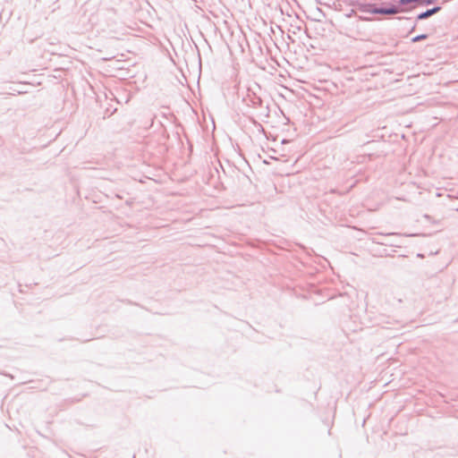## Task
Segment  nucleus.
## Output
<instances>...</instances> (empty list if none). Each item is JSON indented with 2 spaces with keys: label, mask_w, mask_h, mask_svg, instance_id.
Segmentation results:
<instances>
[{
  "label": "nucleus",
  "mask_w": 458,
  "mask_h": 458,
  "mask_svg": "<svg viewBox=\"0 0 458 458\" xmlns=\"http://www.w3.org/2000/svg\"><path fill=\"white\" fill-rule=\"evenodd\" d=\"M243 102L248 106L259 111V115L268 116V106L265 105L263 99L258 96L254 91L248 89L246 96L243 98Z\"/></svg>",
  "instance_id": "2"
},
{
  "label": "nucleus",
  "mask_w": 458,
  "mask_h": 458,
  "mask_svg": "<svg viewBox=\"0 0 458 458\" xmlns=\"http://www.w3.org/2000/svg\"><path fill=\"white\" fill-rule=\"evenodd\" d=\"M428 34H420V35L413 37L411 38V42L416 43V42H419V41L428 38Z\"/></svg>",
  "instance_id": "6"
},
{
  "label": "nucleus",
  "mask_w": 458,
  "mask_h": 458,
  "mask_svg": "<svg viewBox=\"0 0 458 458\" xmlns=\"http://www.w3.org/2000/svg\"><path fill=\"white\" fill-rule=\"evenodd\" d=\"M357 5L359 11L372 14L394 15L405 11V9L402 8V5L399 4H390L388 7H377L371 4H358Z\"/></svg>",
  "instance_id": "1"
},
{
  "label": "nucleus",
  "mask_w": 458,
  "mask_h": 458,
  "mask_svg": "<svg viewBox=\"0 0 458 458\" xmlns=\"http://www.w3.org/2000/svg\"><path fill=\"white\" fill-rule=\"evenodd\" d=\"M412 3H416L419 5H422V6L428 5V3L427 2V0H399L398 1L399 5H402V6H405V5L411 4Z\"/></svg>",
  "instance_id": "5"
},
{
  "label": "nucleus",
  "mask_w": 458,
  "mask_h": 458,
  "mask_svg": "<svg viewBox=\"0 0 458 458\" xmlns=\"http://www.w3.org/2000/svg\"><path fill=\"white\" fill-rule=\"evenodd\" d=\"M358 4H360V3H359L357 0H356V1H352H352L349 3V4H350V5H352V6H356L357 8H358V5H357Z\"/></svg>",
  "instance_id": "7"
},
{
  "label": "nucleus",
  "mask_w": 458,
  "mask_h": 458,
  "mask_svg": "<svg viewBox=\"0 0 458 458\" xmlns=\"http://www.w3.org/2000/svg\"><path fill=\"white\" fill-rule=\"evenodd\" d=\"M427 2L428 3V5L434 4L436 2V0H427Z\"/></svg>",
  "instance_id": "8"
},
{
  "label": "nucleus",
  "mask_w": 458,
  "mask_h": 458,
  "mask_svg": "<svg viewBox=\"0 0 458 458\" xmlns=\"http://www.w3.org/2000/svg\"><path fill=\"white\" fill-rule=\"evenodd\" d=\"M412 3H416L419 5H422V6L428 5V3L427 2V0H399L398 1L399 5H402V6H405V5L411 4Z\"/></svg>",
  "instance_id": "4"
},
{
  "label": "nucleus",
  "mask_w": 458,
  "mask_h": 458,
  "mask_svg": "<svg viewBox=\"0 0 458 458\" xmlns=\"http://www.w3.org/2000/svg\"><path fill=\"white\" fill-rule=\"evenodd\" d=\"M399 20L405 19L404 17H398Z\"/></svg>",
  "instance_id": "10"
},
{
  "label": "nucleus",
  "mask_w": 458,
  "mask_h": 458,
  "mask_svg": "<svg viewBox=\"0 0 458 458\" xmlns=\"http://www.w3.org/2000/svg\"><path fill=\"white\" fill-rule=\"evenodd\" d=\"M441 9H442V7L439 5H436L430 9H427L426 11L419 13L416 17V20L417 21L426 20V19L431 17L432 15L439 13L441 11Z\"/></svg>",
  "instance_id": "3"
},
{
  "label": "nucleus",
  "mask_w": 458,
  "mask_h": 458,
  "mask_svg": "<svg viewBox=\"0 0 458 458\" xmlns=\"http://www.w3.org/2000/svg\"><path fill=\"white\" fill-rule=\"evenodd\" d=\"M415 27H416V24L413 25V27L411 28L410 33L412 32L415 30Z\"/></svg>",
  "instance_id": "9"
}]
</instances>
